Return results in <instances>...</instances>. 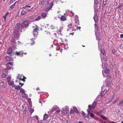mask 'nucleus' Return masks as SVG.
Here are the masks:
<instances>
[{
	"instance_id": "30",
	"label": "nucleus",
	"mask_w": 123,
	"mask_h": 123,
	"mask_svg": "<svg viewBox=\"0 0 123 123\" xmlns=\"http://www.w3.org/2000/svg\"><path fill=\"white\" fill-rule=\"evenodd\" d=\"M89 114L90 115V117L91 118H93L94 116V114L92 112L91 113Z\"/></svg>"
},
{
	"instance_id": "18",
	"label": "nucleus",
	"mask_w": 123,
	"mask_h": 123,
	"mask_svg": "<svg viewBox=\"0 0 123 123\" xmlns=\"http://www.w3.org/2000/svg\"><path fill=\"white\" fill-rule=\"evenodd\" d=\"M22 97L23 98H26L28 97L27 95L25 92L21 94Z\"/></svg>"
},
{
	"instance_id": "8",
	"label": "nucleus",
	"mask_w": 123,
	"mask_h": 123,
	"mask_svg": "<svg viewBox=\"0 0 123 123\" xmlns=\"http://www.w3.org/2000/svg\"><path fill=\"white\" fill-rule=\"evenodd\" d=\"M47 13L43 12L41 14V16L43 18H45L47 16Z\"/></svg>"
},
{
	"instance_id": "43",
	"label": "nucleus",
	"mask_w": 123,
	"mask_h": 123,
	"mask_svg": "<svg viewBox=\"0 0 123 123\" xmlns=\"http://www.w3.org/2000/svg\"><path fill=\"white\" fill-rule=\"evenodd\" d=\"M15 6V4H13V5H12L11 6H10V8L11 9H13L14 7V6Z\"/></svg>"
},
{
	"instance_id": "58",
	"label": "nucleus",
	"mask_w": 123,
	"mask_h": 123,
	"mask_svg": "<svg viewBox=\"0 0 123 123\" xmlns=\"http://www.w3.org/2000/svg\"><path fill=\"white\" fill-rule=\"evenodd\" d=\"M120 37L121 38H122L123 37V34H122L120 35Z\"/></svg>"
},
{
	"instance_id": "10",
	"label": "nucleus",
	"mask_w": 123,
	"mask_h": 123,
	"mask_svg": "<svg viewBox=\"0 0 123 123\" xmlns=\"http://www.w3.org/2000/svg\"><path fill=\"white\" fill-rule=\"evenodd\" d=\"M106 90H104V91H102L101 93V96L103 97L105 95L106 93Z\"/></svg>"
},
{
	"instance_id": "45",
	"label": "nucleus",
	"mask_w": 123,
	"mask_h": 123,
	"mask_svg": "<svg viewBox=\"0 0 123 123\" xmlns=\"http://www.w3.org/2000/svg\"><path fill=\"white\" fill-rule=\"evenodd\" d=\"M34 41L33 40V39H31V41L32 42H33V43L32 42L31 43H30L31 45H33L34 44Z\"/></svg>"
},
{
	"instance_id": "13",
	"label": "nucleus",
	"mask_w": 123,
	"mask_h": 123,
	"mask_svg": "<svg viewBox=\"0 0 123 123\" xmlns=\"http://www.w3.org/2000/svg\"><path fill=\"white\" fill-rule=\"evenodd\" d=\"M95 34L97 39L99 40H101V38L99 34L98 33V34H97V35H96V33Z\"/></svg>"
},
{
	"instance_id": "17",
	"label": "nucleus",
	"mask_w": 123,
	"mask_h": 123,
	"mask_svg": "<svg viewBox=\"0 0 123 123\" xmlns=\"http://www.w3.org/2000/svg\"><path fill=\"white\" fill-rule=\"evenodd\" d=\"M96 102L95 101H94L92 103V108H95V107L96 106Z\"/></svg>"
},
{
	"instance_id": "35",
	"label": "nucleus",
	"mask_w": 123,
	"mask_h": 123,
	"mask_svg": "<svg viewBox=\"0 0 123 123\" xmlns=\"http://www.w3.org/2000/svg\"><path fill=\"white\" fill-rule=\"evenodd\" d=\"M6 75L5 73H3L2 75V76L3 78H5L6 77Z\"/></svg>"
},
{
	"instance_id": "52",
	"label": "nucleus",
	"mask_w": 123,
	"mask_h": 123,
	"mask_svg": "<svg viewBox=\"0 0 123 123\" xmlns=\"http://www.w3.org/2000/svg\"><path fill=\"white\" fill-rule=\"evenodd\" d=\"M19 84L20 85H21V86H23V85H24V84L21 83L20 82H19Z\"/></svg>"
},
{
	"instance_id": "2",
	"label": "nucleus",
	"mask_w": 123,
	"mask_h": 123,
	"mask_svg": "<svg viewBox=\"0 0 123 123\" xmlns=\"http://www.w3.org/2000/svg\"><path fill=\"white\" fill-rule=\"evenodd\" d=\"M48 2L46 0H39V4L43 8L46 6L47 5Z\"/></svg>"
},
{
	"instance_id": "28",
	"label": "nucleus",
	"mask_w": 123,
	"mask_h": 123,
	"mask_svg": "<svg viewBox=\"0 0 123 123\" xmlns=\"http://www.w3.org/2000/svg\"><path fill=\"white\" fill-rule=\"evenodd\" d=\"M101 52L103 55H104L105 54V51L104 49H101Z\"/></svg>"
},
{
	"instance_id": "16",
	"label": "nucleus",
	"mask_w": 123,
	"mask_h": 123,
	"mask_svg": "<svg viewBox=\"0 0 123 123\" xmlns=\"http://www.w3.org/2000/svg\"><path fill=\"white\" fill-rule=\"evenodd\" d=\"M55 29V26L52 25L50 27V30L49 31L50 32H51L52 31V30H54Z\"/></svg>"
},
{
	"instance_id": "38",
	"label": "nucleus",
	"mask_w": 123,
	"mask_h": 123,
	"mask_svg": "<svg viewBox=\"0 0 123 123\" xmlns=\"http://www.w3.org/2000/svg\"><path fill=\"white\" fill-rule=\"evenodd\" d=\"M6 59L7 61H9V56H6Z\"/></svg>"
},
{
	"instance_id": "47",
	"label": "nucleus",
	"mask_w": 123,
	"mask_h": 123,
	"mask_svg": "<svg viewBox=\"0 0 123 123\" xmlns=\"http://www.w3.org/2000/svg\"><path fill=\"white\" fill-rule=\"evenodd\" d=\"M60 112V110H57L55 112V113H59Z\"/></svg>"
},
{
	"instance_id": "61",
	"label": "nucleus",
	"mask_w": 123,
	"mask_h": 123,
	"mask_svg": "<svg viewBox=\"0 0 123 123\" xmlns=\"http://www.w3.org/2000/svg\"><path fill=\"white\" fill-rule=\"evenodd\" d=\"M71 13V14H72V16H74V13H73V12H72Z\"/></svg>"
},
{
	"instance_id": "9",
	"label": "nucleus",
	"mask_w": 123,
	"mask_h": 123,
	"mask_svg": "<svg viewBox=\"0 0 123 123\" xmlns=\"http://www.w3.org/2000/svg\"><path fill=\"white\" fill-rule=\"evenodd\" d=\"M98 17L97 14H95L93 17V18L95 22H97L98 21Z\"/></svg>"
},
{
	"instance_id": "6",
	"label": "nucleus",
	"mask_w": 123,
	"mask_h": 123,
	"mask_svg": "<svg viewBox=\"0 0 123 123\" xmlns=\"http://www.w3.org/2000/svg\"><path fill=\"white\" fill-rule=\"evenodd\" d=\"M39 31V29L38 27L35 28L33 29V32L34 36H37L38 35V31Z\"/></svg>"
},
{
	"instance_id": "32",
	"label": "nucleus",
	"mask_w": 123,
	"mask_h": 123,
	"mask_svg": "<svg viewBox=\"0 0 123 123\" xmlns=\"http://www.w3.org/2000/svg\"><path fill=\"white\" fill-rule=\"evenodd\" d=\"M74 17H75V19H74L75 20H76L77 21L78 20H79L78 19L79 18L77 15H75L74 16Z\"/></svg>"
},
{
	"instance_id": "56",
	"label": "nucleus",
	"mask_w": 123,
	"mask_h": 123,
	"mask_svg": "<svg viewBox=\"0 0 123 123\" xmlns=\"http://www.w3.org/2000/svg\"><path fill=\"white\" fill-rule=\"evenodd\" d=\"M15 0H11L10 1V3H12L14 2V1Z\"/></svg>"
},
{
	"instance_id": "33",
	"label": "nucleus",
	"mask_w": 123,
	"mask_h": 123,
	"mask_svg": "<svg viewBox=\"0 0 123 123\" xmlns=\"http://www.w3.org/2000/svg\"><path fill=\"white\" fill-rule=\"evenodd\" d=\"M53 109L54 110H56L58 109V107L56 105H55L53 107Z\"/></svg>"
},
{
	"instance_id": "44",
	"label": "nucleus",
	"mask_w": 123,
	"mask_h": 123,
	"mask_svg": "<svg viewBox=\"0 0 123 123\" xmlns=\"http://www.w3.org/2000/svg\"><path fill=\"white\" fill-rule=\"evenodd\" d=\"M15 54L18 55H20V52H15Z\"/></svg>"
},
{
	"instance_id": "4",
	"label": "nucleus",
	"mask_w": 123,
	"mask_h": 123,
	"mask_svg": "<svg viewBox=\"0 0 123 123\" xmlns=\"http://www.w3.org/2000/svg\"><path fill=\"white\" fill-rule=\"evenodd\" d=\"M10 79L11 78L10 77H8L7 78L8 84L10 86H12L13 87H14L15 85L14 84V82Z\"/></svg>"
},
{
	"instance_id": "60",
	"label": "nucleus",
	"mask_w": 123,
	"mask_h": 123,
	"mask_svg": "<svg viewBox=\"0 0 123 123\" xmlns=\"http://www.w3.org/2000/svg\"><path fill=\"white\" fill-rule=\"evenodd\" d=\"M81 28V27H77V29H79L80 30Z\"/></svg>"
},
{
	"instance_id": "27",
	"label": "nucleus",
	"mask_w": 123,
	"mask_h": 123,
	"mask_svg": "<svg viewBox=\"0 0 123 123\" xmlns=\"http://www.w3.org/2000/svg\"><path fill=\"white\" fill-rule=\"evenodd\" d=\"M41 18V17L40 16H38L35 19L36 21H38Z\"/></svg>"
},
{
	"instance_id": "34",
	"label": "nucleus",
	"mask_w": 123,
	"mask_h": 123,
	"mask_svg": "<svg viewBox=\"0 0 123 123\" xmlns=\"http://www.w3.org/2000/svg\"><path fill=\"white\" fill-rule=\"evenodd\" d=\"M11 41L13 43H15V40L14 38H12L11 40Z\"/></svg>"
},
{
	"instance_id": "5",
	"label": "nucleus",
	"mask_w": 123,
	"mask_h": 123,
	"mask_svg": "<svg viewBox=\"0 0 123 123\" xmlns=\"http://www.w3.org/2000/svg\"><path fill=\"white\" fill-rule=\"evenodd\" d=\"M17 77L19 79L21 80H23L24 82L25 81V79L26 78L24 76L20 74H18L17 76Z\"/></svg>"
},
{
	"instance_id": "63",
	"label": "nucleus",
	"mask_w": 123,
	"mask_h": 123,
	"mask_svg": "<svg viewBox=\"0 0 123 123\" xmlns=\"http://www.w3.org/2000/svg\"><path fill=\"white\" fill-rule=\"evenodd\" d=\"M59 44L58 43H56V45L57 46H59Z\"/></svg>"
},
{
	"instance_id": "19",
	"label": "nucleus",
	"mask_w": 123,
	"mask_h": 123,
	"mask_svg": "<svg viewBox=\"0 0 123 123\" xmlns=\"http://www.w3.org/2000/svg\"><path fill=\"white\" fill-rule=\"evenodd\" d=\"M106 85L108 86H111L110 81L108 80L106 81Z\"/></svg>"
},
{
	"instance_id": "62",
	"label": "nucleus",
	"mask_w": 123,
	"mask_h": 123,
	"mask_svg": "<svg viewBox=\"0 0 123 123\" xmlns=\"http://www.w3.org/2000/svg\"><path fill=\"white\" fill-rule=\"evenodd\" d=\"M36 119H37V120L38 121V117L37 116H36Z\"/></svg>"
},
{
	"instance_id": "22",
	"label": "nucleus",
	"mask_w": 123,
	"mask_h": 123,
	"mask_svg": "<svg viewBox=\"0 0 123 123\" xmlns=\"http://www.w3.org/2000/svg\"><path fill=\"white\" fill-rule=\"evenodd\" d=\"M73 109L74 111L76 113H79L76 107L74 106L73 108Z\"/></svg>"
},
{
	"instance_id": "37",
	"label": "nucleus",
	"mask_w": 123,
	"mask_h": 123,
	"mask_svg": "<svg viewBox=\"0 0 123 123\" xmlns=\"http://www.w3.org/2000/svg\"><path fill=\"white\" fill-rule=\"evenodd\" d=\"M91 109H88L87 110V113L88 114H90V113L92 112V111H91Z\"/></svg>"
},
{
	"instance_id": "11",
	"label": "nucleus",
	"mask_w": 123,
	"mask_h": 123,
	"mask_svg": "<svg viewBox=\"0 0 123 123\" xmlns=\"http://www.w3.org/2000/svg\"><path fill=\"white\" fill-rule=\"evenodd\" d=\"M9 12H8L6 13V14L4 16H3L4 18V20L6 21V19L7 17H8L9 16Z\"/></svg>"
},
{
	"instance_id": "36",
	"label": "nucleus",
	"mask_w": 123,
	"mask_h": 123,
	"mask_svg": "<svg viewBox=\"0 0 123 123\" xmlns=\"http://www.w3.org/2000/svg\"><path fill=\"white\" fill-rule=\"evenodd\" d=\"M57 50L58 51V52H60L61 53V54H62V49H59V48L58 49H57Z\"/></svg>"
},
{
	"instance_id": "25",
	"label": "nucleus",
	"mask_w": 123,
	"mask_h": 123,
	"mask_svg": "<svg viewBox=\"0 0 123 123\" xmlns=\"http://www.w3.org/2000/svg\"><path fill=\"white\" fill-rule=\"evenodd\" d=\"M20 92H19L21 93V94H23L25 92V91L23 89L21 88L20 90Z\"/></svg>"
},
{
	"instance_id": "23",
	"label": "nucleus",
	"mask_w": 123,
	"mask_h": 123,
	"mask_svg": "<svg viewBox=\"0 0 123 123\" xmlns=\"http://www.w3.org/2000/svg\"><path fill=\"white\" fill-rule=\"evenodd\" d=\"M109 70L108 68H106L104 70V72L106 74H108L109 73Z\"/></svg>"
},
{
	"instance_id": "48",
	"label": "nucleus",
	"mask_w": 123,
	"mask_h": 123,
	"mask_svg": "<svg viewBox=\"0 0 123 123\" xmlns=\"http://www.w3.org/2000/svg\"><path fill=\"white\" fill-rule=\"evenodd\" d=\"M70 112L72 114H73L74 113V112L73 110H71Z\"/></svg>"
},
{
	"instance_id": "46",
	"label": "nucleus",
	"mask_w": 123,
	"mask_h": 123,
	"mask_svg": "<svg viewBox=\"0 0 123 123\" xmlns=\"http://www.w3.org/2000/svg\"><path fill=\"white\" fill-rule=\"evenodd\" d=\"M7 64L9 65H10L11 66H12L13 65L12 63L11 62H8L7 63Z\"/></svg>"
},
{
	"instance_id": "59",
	"label": "nucleus",
	"mask_w": 123,
	"mask_h": 123,
	"mask_svg": "<svg viewBox=\"0 0 123 123\" xmlns=\"http://www.w3.org/2000/svg\"><path fill=\"white\" fill-rule=\"evenodd\" d=\"M25 6L26 7H29V8H30L31 7V6H29V5H26Z\"/></svg>"
},
{
	"instance_id": "50",
	"label": "nucleus",
	"mask_w": 123,
	"mask_h": 123,
	"mask_svg": "<svg viewBox=\"0 0 123 123\" xmlns=\"http://www.w3.org/2000/svg\"><path fill=\"white\" fill-rule=\"evenodd\" d=\"M95 12L97 13L98 12V11L97 9H95L94 10Z\"/></svg>"
},
{
	"instance_id": "21",
	"label": "nucleus",
	"mask_w": 123,
	"mask_h": 123,
	"mask_svg": "<svg viewBox=\"0 0 123 123\" xmlns=\"http://www.w3.org/2000/svg\"><path fill=\"white\" fill-rule=\"evenodd\" d=\"M82 115L83 117L85 118H86L87 117L88 115L86 114L83 111L82 112Z\"/></svg>"
},
{
	"instance_id": "51",
	"label": "nucleus",
	"mask_w": 123,
	"mask_h": 123,
	"mask_svg": "<svg viewBox=\"0 0 123 123\" xmlns=\"http://www.w3.org/2000/svg\"><path fill=\"white\" fill-rule=\"evenodd\" d=\"M115 95V93H114L112 97V98H114Z\"/></svg>"
},
{
	"instance_id": "7",
	"label": "nucleus",
	"mask_w": 123,
	"mask_h": 123,
	"mask_svg": "<svg viewBox=\"0 0 123 123\" xmlns=\"http://www.w3.org/2000/svg\"><path fill=\"white\" fill-rule=\"evenodd\" d=\"M16 27L18 29H20L22 28L23 26L20 23H17L16 24Z\"/></svg>"
},
{
	"instance_id": "64",
	"label": "nucleus",
	"mask_w": 123,
	"mask_h": 123,
	"mask_svg": "<svg viewBox=\"0 0 123 123\" xmlns=\"http://www.w3.org/2000/svg\"><path fill=\"white\" fill-rule=\"evenodd\" d=\"M62 30V28H61V29H60V31L61 32L60 33H61V32Z\"/></svg>"
},
{
	"instance_id": "53",
	"label": "nucleus",
	"mask_w": 123,
	"mask_h": 123,
	"mask_svg": "<svg viewBox=\"0 0 123 123\" xmlns=\"http://www.w3.org/2000/svg\"><path fill=\"white\" fill-rule=\"evenodd\" d=\"M91 106L90 105H89L88 106V109H91Z\"/></svg>"
},
{
	"instance_id": "12",
	"label": "nucleus",
	"mask_w": 123,
	"mask_h": 123,
	"mask_svg": "<svg viewBox=\"0 0 123 123\" xmlns=\"http://www.w3.org/2000/svg\"><path fill=\"white\" fill-rule=\"evenodd\" d=\"M48 115L46 114H44L43 116V119L44 121H45L48 118Z\"/></svg>"
},
{
	"instance_id": "40",
	"label": "nucleus",
	"mask_w": 123,
	"mask_h": 123,
	"mask_svg": "<svg viewBox=\"0 0 123 123\" xmlns=\"http://www.w3.org/2000/svg\"><path fill=\"white\" fill-rule=\"evenodd\" d=\"M99 112L101 114L104 113H105V111L104 110H101L99 111Z\"/></svg>"
},
{
	"instance_id": "42",
	"label": "nucleus",
	"mask_w": 123,
	"mask_h": 123,
	"mask_svg": "<svg viewBox=\"0 0 123 123\" xmlns=\"http://www.w3.org/2000/svg\"><path fill=\"white\" fill-rule=\"evenodd\" d=\"M107 0H103V4L104 5V6L105 4L106 3V1Z\"/></svg>"
},
{
	"instance_id": "24",
	"label": "nucleus",
	"mask_w": 123,
	"mask_h": 123,
	"mask_svg": "<svg viewBox=\"0 0 123 123\" xmlns=\"http://www.w3.org/2000/svg\"><path fill=\"white\" fill-rule=\"evenodd\" d=\"M21 14L22 15H24L26 13L25 12L23 11V10L22 9H21Z\"/></svg>"
},
{
	"instance_id": "54",
	"label": "nucleus",
	"mask_w": 123,
	"mask_h": 123,
	"mask_svg": "<svg viewBox=\"0 0 123 123\" xmlns=\"http://www.w3.org/2000/svg\"><path fill=\"white\" fill-rule=\"evenodd\" d=\"M23 107L24 108H25L24 110V111H25V112L26 111V107L25 106L24 107V106H23Z\"/></svg>"
},
{
	"instance_id": "29",
	"label": "nucleus",
	"mask_w": 123,
	"mask_h": 123,
	"mask_svg": "<svg viewBox=\"0 0 123 123\" xmlns=\"http://www.w3.org/2000/svg\"><path fill=\"white\" fill-rule=\"evenodd\" d=\"M15 89L17 90H20V87L19 86H16L14 87Z\"/></svg>"
},
{
	"instance_id": "26",
	"label": "nucleus",
	"mask_w": 123,
	"mask_h": 123,
	"mask_svg": "<svg viewBox=\"0 0 123 123\" xmlns=\"http://www.w3.org/2000/svg\"><path fill=\"white\" fill-rule=\"evenodd\" d=\"M100 117L102 118L104 120H105L107 119V118L105 116H103L102 115H100Z\"/></svg>"
},
{
	"instance_id": "55",
	"label": "nucleus",
	"mask_w": 123,
	"mask_h": 123,
	"mask_svg": "<svg viewBox=\"0 0 123 123\" xmlns=\"http://www.w3.org/2000/svg\"><path fill=\"white\" fill-rule=\"evenodd\" d=\"M117 113H120V110L119 109H118L117 111Z\"/></svg>"
},
{
	"instance_id": "15",
	"label": "nucleus",
	"mask_w": 123,
	"mask_h": 123,
	"mask_svg": "<svg viewBox=\"0 0 123 123\" xmlns=\"http://www.w3.org/2000/svg\"><path fill=\"white\" fill-rule=\"evenodd\" d=\"M12 52V49L11 47H10L8 49L7 52L8 54H11Z\"/></svg>"
},
{
	"instance_id": "3",
	"label": "nucleus",
	"mask_w": 123,
	"mask_h": 123,
	"mask_svg": "<svg viewBox=\"0 0 123 123\" xmlns=\"http://www.w3.org/2000/svg\"><path fill=\"white\" fill-rule=\"evenodd\" d=\"M68 15L66 13L64 14L63 15H61L60 17H59L60 18L61 21H64L67 20V16Z\"/></svg>"
},
{
	"instance_id": "14",
	"label": "nucleus",
	"mask_w": 123,
	"mask_h": 123,
	"mask_svg": "<svg viewBox=\"0 0 123 123\" xmlns=\"http://www.w3.org/2000/svg\"><path fill=\"white\" fill-rule=\"evenodd\" d=\"M95 27V30L96 32H98V28L97 24H95L94 25Z\"/></svg>"
},
{
	"instance_id": "20",
	"label": "nucleus",
	"mask_w": 123,
	"mask_h": 123,
	"mask_svg": "<svg viewBox=\"0 0 123 123\" xmlns=\"http://www.w3.org/2000/svg\"><path fill=\"white\" fill-rule=\"evenodd\" d=\"M123 5V3H121L119 4L118 6H117V8H121Z\"/></svg>"
},
{
	"instance_id": "39",
	"label": "nucleus",
	"mask_w": 123,
	"mask_h": 123,
	"mask_svg": "<svg viewBox=\"0 0 123 123\" xmlns=\"http://www.w3.org/2000/svg\"><path fill=\"white\" fill-rule=\"evenodd\" d=\"M94 3L96 4L97 5L98 4L99 2L98 0H95Z\"/></svg>"
},
{
	"instance_id": "41",
	"label": "nucleus",
	"mask_w": 123,
	"mask_h": 123,
	"mask_svg": "<svg viewBox=\"0 0 123 123\" xmlns=\"http://www.w3.org/2000/svg\"><path fill=\"white\" fill-rule=\"evenodd\" d=\"M27 20L26 19L23 20L22 21V23L24 24L25 23L27 22Z\"/></svg>"
},
{
	"instance_id": "57",
	"label": "nucleus",
	"mask_w": 123,
	"mask_h": 123,
	"mask_svg": "<svg viewBox=\"0 0 123 123\" xmlns=\"http://www.w3.org/2000/svg\"><path fill=\"white\" fill-rule=\"evenodd\" d=\"M24 54V53L22 51H20V55H23Z\"/></svg>"
},
{
	"instance_id": "49",
	"label": "nucleus",
	"mask_w": 123,
	"mask_h": 123,
	"mask_svg": "<svg viewBox=\"0 0 123 123\" xmlns=\"http://www.w3.org/2000/svg\"><path fill=\"white\" fill-rule=\"evenodd\" d=\"M118 100V99H117V100H115L113 102V104H114Z\"/></svg>"
},
{
	"instance_id": "1",
	"label": "nucleus",
	"mask_w": 123,
	"mask_h": 123,
	"mask_svg": "<svg viewBox=\"0 0 123 123\" xmlns=\"http://www.w3.org/2000/svg\"><path fill=\"white\" fill-rule=\"evenodd\" d=\"M50 31H45L43 33L44 36H48L50 35L52 37V38L55 39L56 37V34L55 32H53L52 33L50 32Z\"/></svg>"
},
{
	"instance_id": "31",
	"label": "nucleus",
	"mask_w": 123,
	"mask_h": 123,
	"mask_svg": "<svg viewBox=\"0 0 123 123\" xmlns=\"http://www.w3.org/2000/svg\"><path fill=\"white\" fill-rule=\"evenodd\" d=\"M34 111V109L33 108H31L30 109V112L31 114H32Z\"/></svg>"
}]
</instances>
